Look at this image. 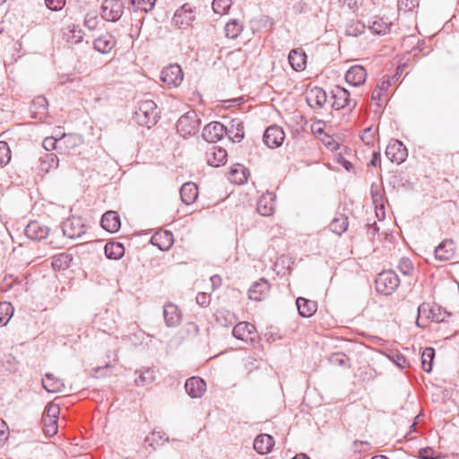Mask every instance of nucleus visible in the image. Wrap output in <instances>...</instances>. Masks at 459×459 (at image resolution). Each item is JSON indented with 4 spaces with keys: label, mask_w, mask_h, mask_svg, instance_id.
Segmentation results:
<instances>
[{
    "label": "nucleus",
    "mask_w": 459,
    "mask_h": 459,
    "mask_svg": "<svg viewBox=\"0 0 459 459\" xmlns=\"http://www.w3.org/2000/svg\"><path fill=\"white\" fill-rule=\"evenodd\" d=\"M134 117L140 126H144L150 128L157 123L159 118L156 103L152 100L141 101L134 112Z\"/></svg>",
    "instance_id": "1"
},
{
    "label": "nucleus",
    "mask_w": 459,
    "mask_h": 459,
    "mask_svg": "<svg viewBox=\"0 0 459 459\" xmlns=\"http://www.w3.org/2000/svg\"><path fill=\"white\" fill-rule=\"evenodd\" d=\"M400 285L398 275L392 270L383 271L375 280V287L378 293L388 296L394 293Z\"/></svg>",
    "instance_id": "2"
},
{
    "label": "nucleus",
    "mask_w": 459,
    "mask_h": 459,
    "mask_svg": "<svg viewBox=\"0 0 459 459\" xmlns=\"http://www.w3.org/2000/svg\"><path fill=\"white\" fill-rule=\"evenodd\" d=\"M200 126V119L195 111H188L179 117L177 130L183 137L195 134Z\"/></svg>",
    "instance_id": "3"
},
{
    "label": "nucleus",
    "mask_w": 459,
    "mask_h": 459,
    "mask_svg": "<svg viewBox=\"0 0 459 459\" xmlns=\"http://www.w3.org/2000/svg\"><path fill=\"white\" fill-rule=\"evenodd\" d=\"M64 236L69 238H77L86 232V226L82 217L72 216L62 223Z\"/></svg>",
    "instance_id": "4"
},
{
    "label": "nucleus",
    "mask_w": 459,
    "mask_h": 459,
    "mask_svg": "<svg viewBox=\"0 0 459 459\" xmlns=\"http://www.w3.org/2000/svg\"><path fill=\"white\" fill-rule=\"evenodd\" d=\"M124 12V4L120 0H104L101 5L102 18L108 22L118 21Z\"/></svg>",
    "instance_id": "5"
},
{
    "label": "nucleus",
    "mask_w": 459,
    "mask_h": 459,
    "mask_svg": "<svg viewBox=\"0 0 459 459\" xmlns=\"http://www.w3.org/2000/svg\"><path fill=\"white\" fill-rule=\"evenodd\" d=\"M195 18V9L186 3L176 11L172 22L179 29H186L192 24Z\"/></svg>",
    "instance_id": "6"
},
{
    "label": "nucleus",
    "mask_w": 459,
    "mask_h": 459,
    "mask_svg": "<svg viewBox=\"0 0 459 459\" xmlns=\"http://www.w3.org/2000/svg\"><path fill=\"white\" fill-rule=\"evenodd\" d=\"M160 79L169 87H177L183 81V72L178 65H169L160 72Z\"/></svg>",
    "instance_id": "7"
},
{
    "label": "nucleus",
    "mask_w": 459,
    "mask_h": 459,
    "mask_svg": "<svg viewBox=\"0 0 459 459\" xmlns=\"http://www.w3.org/2000/svg\"><path fill=\"white\" fill-rule=\"evenodd\" d=\"M385 156L392 162L401 164L406 160L408 156V151L401 141L394 140L390 142L386 146Z\"/></svg>",
    "instance_id": "8"
},
{
    "label": "nucleus",
    "mask_w": 459,
    "mask_h": 459,
    "mask_svg": "<svg viewBox=\"0 0 459 459\" xmlns=\"http://www.w3.org/2000/svg\"><path fill=\"white\" fill-rule=\"evenodd\" d=\"M285 139V133L282 128L277 125L270 126L266 128L263 140L269 148L280 147Z\"/></svg>",
    "instance_id": "9"
},
{
    "label": "nucleus",
    "mask_w": 459,
    "mask_h": 459,
    "mask_svg": "<svg viewBox=\"0 0 459 459\" xmlns=\"http://www.w3.org/2000/svg\"><path fill=\"white\" fill-rule=\"evenodd\" d=\"M227 133V126L220 122H211L203 129V138L208 143H217Z\"/></svg>",
    "instance_id": "10"
},
{
    "label": "nucleus",
    "mask_w": 459,
    "mask_h": 459,
    "mask_svg": "<svg viewBox=\"0 0 459 459\" xmlns=\"http://www.w3.org/2000/svg\"><path fill=\"white\" fill-rule=\"evenodd\" d=\"M182 317L183 315L176 304L168 302L163 306V318L168 327L178 326L181 324Z\"/></svg>",
    "instance_id": "11"
},
{
    "label": "nucleus",
    "mask_w": 459,
    "mask_h": 459,
    "mask_svg": "<svg viewBox=\"0 0 459 459\" xmlns=\"http://www.w3.org/2000/svg\"><path fill=\"white\" fill-rule=\"evenodd\" d=\"M227 152L225 149L212 145L205 152L207 164L212 167H220L227 161Z\"/></svg>",
    "instance_id": "12"
},
{
    "label": "nucleus",
    "mask_w": 459,
    "mask_h": 459,
    "mask_svg": "<svg viewBox=\"0 0 459 459\" xmlns=\"http://www.w3.org/2000/svg\"><path fill=\"white\" fill-rule=\"evenodd\" d=\"M255 326L248 322H239L235 325L232 330V335L238 340L248 342L254 341Z\"/></svg>",
    "instance_id": "13"
},
{
    "label": "nucleus",
    "mask_w": 459,
    "mask_h": 459,
    "mask_svg": "<svg viewBox=\"0 0 459 459\" xmlns=\"http://www.w3.org/2000/svg\"><path fill=\"white\" fill-rule=\"evenodd\" d=\"M24 233L28 238L39 241L48 236L49 229L39 221H33L26 226Z\"/></svg>",
    "instance_id": "14"
},
{
    "label": "nucleus",
    "mask_w": 459,
    "mask_h": 459,
    "mask_svg": "<svg viewBox=\"0 0 459 459\" xmlns=\"http://www.w3.org/2000/svg\"><path fill=\"white\" fill-rule=\"evenodd\" d=\"M185 389L192 398H199L204 394L206 384L201 377H192L186 381Z\"/></svg>",
    "instance_id": "15"
},
{
    "label": "nucleus",
    "mask_w": 459,
    "mask_h": 459,
    "mask_svg": "<svg viewBox=\"0 0 459 459\" xmlns=\"http://www.w3.org/2000/svg\"><path fill=\"white\" fill-rule=\"evenodd\" d=\"M434 253L436 259L448 261L455 255V244L452 239H445L435 248Z\"/></svg>",
    "instance_id": "16"
},
{
    "label": "nucleus",
    "mask_w": 459,
    "mask_h": 459,
    "mask_svg": "<svg viewBox=\"0 0 459 459\" xmlns=\"http://www.w3.org/2000/svg\"><path fill=\"white\" fill-rule=\"evenodd\" d=\"M100 225L108 232L118 231L121 226L119 214L115 211L106 212L101 217Z\"/></svg>",
    "instance_id": "17"
},
{
    "label": "nucleus",
    "mask_w": 459,
    "mask_h": 459,
    "mask_svg": "<svg viewBox=\"0 0 459 459\" xmlns=\"http://www.w3.org/2000/svg\"><path fill=\"white\" fill-rule=\"evenodd\" d=\"M306 100L311 108H321L326 102L327 95L321 87H314L307 92Z\"/></svg>",
    "instance_id": "18"
},
{
    "label": "nucleus",
    "mask_w": 459,
    "mask_h": 459,
    "mask_svg": "<svg viewBox=\"0 0 459 459\" xmlns=\"http://www.w3.org/2000/svg\"><path fill=\"white\" fill-rule=\"evenodd\" d=\"M332 98L333 99V108L336 110L344 108L350 106L351 100L350 99V92L340 86H335L332 91Z\"/></svg>",
    "instance_id": "19"
},
{
    "label": "nucleus",
    "mask_w": 459,
    "mask_h": 459,
    "mask_svg": "<svg viewBox=\"0 0 459 459\" xmlns=\"http://www.w3.org/2000/svg\"><path fill=\"white\" fill-rule=\"evenodd\" d=\"M367 78V72L361 65H352L345 74V81L352 86L363 84Z\"/></svg>",
    "instance_id": "20"
},
{
    "label": "nucleus",
    "mask_w": 459,
    "mask_h": 459,
    "mask_svg": "<svg viewBox=\"0 0 459 459\" xmlns=\"http://www.w3.org/2000/svg\"><path fill=\"white\" fill-rule=\"evenodd\" d=\"M269 290V282L264 279H260L258 281L254 282L249 288V299L255 301H261L268 295Z\"/></svg>",
    "instance_id": "21"
},
{
    "label": "nucleus",
    "mask_w": 459,
    "mask_h": 459,
    "mask_svg": "<svg viewBox=\"0 0 459 459\" xmlns=\"http://www.w3.org/2000/svg\"><path fill=\"white\" fill-rule=\"evenodd\" d=\"M82 137L77 134H65L61 138H59L60 150L67 154L74 153L76 148L82 144Z\"/></svg>",
    "instance_id": "22"
},
{
    "label": "nucleus",
    "mask_w": 459,
    "mask_h": 459,
    "mask_svg": "<svg viewBox=\"0 0 459 459\" xmlns=\"http://www.w3.org/2000/svg\"><path fill=\"white\" fill-rule=\"evenodd\" d=\"M273 446V437L268 434H260L254 440V449L261 455L271 452Z\"/></svg>",
    "instance_id": "23"
},
{
    "label": "nucleus",
    "mask_w": 459,
    "mask_h": 459,
    "mask_svg": "<svg viewBox=\"0 0 459 459\" xmlns=\"http://www.w3.org/2000/svg\"><path fill=\"white\" fill-rule=\"evenodd\" d=\"M299 314L302 317H311L317 310V302L299 297L296 299Z\"/></svg>",
    "instance_id": "24"
},
{
    "label": "nucleus",
    "mask_w": 459,
    "mask_h": 459,
    "mask_svg": "<svg viewBox=\"0 0 459 459\" xmlns=\"http://www.w3.org/2000/svg\"><path fill=\"white\" fill-rule=\"evenodd\" d=\"M289 63L295 71H302L306 67L307 55L301 48L290 50L289 54Z\"/></svg>",
    "instance_id": "25"
},
{
    "label": "nucleus",
    "mask_w": 459,
    "mask_h": 459,
    "mask_svg": "<svg viewBox=\"0 0 459 459\" xmlns=\"http://www.w3.org/2000/svg\"><path fill=\"white\" fill-rule=\"evenodd\" d=\"M42 385L48 393H61L65 389L63 380L56 377L51 373L45 375V377L42 379Z\"/></svg>",
    "instance_id": "26"
},
{
    "label": "nucleus",
    "mask_w": 459,
    "mask_h": 459,
    "mask_svg": "<svg viewBox=\"0 0 459 459\" xmlns=\"http://www.w3.org/2000/svg\"><path fill=\"white\" fill-rule=\"evenodd\" d=\"M115 45L114 37L108 33L100 36L93 42L94 48L101 54L109 53Z\"/></svg>",
    "instance_id": "27"
},
{
    "label": "nucleus",
    "mask_w": 459,
    "mask_h": 459,
    "mask_svg": "<svg viewBox=\"0 0 459 459\" xmlns=\"http://www.w3.org/2000/svg\"><path fill=\"white\" fill-rule=\"evenodd\" d=\"M151 243L160 250H166L173 243V234L168 230L158 231L152 237Z\"/></svg>",
    "instance_id": "28"
},
{
    "label": "nucleus",
    "mask_w": 459,
    "mask_h": 459,
    "mask_svg": "<svg viewBox=\"0 0 459 459\" xmlns=\"http://www.w3.org/2000/svg\"><path fill=\"white\" fill-rule=\"evenodd\" d=\"M198 196V187L195 183L187 182L183 184L180 188V197L184 204H193Z\"/></svg>",
    "instance_id": "29"
},
{
    "label": "nucleus",
    "mask_w": 459,
    "mask_h": 459,
    "mask_svg": "<svg viewBox=\"0 0 459 459\" xmlns=\"http://www.w3.org/2000/svg\"><path fill=\"white\" fill-rule=\"evenodd\" d=\"M48 109V104L45 97L38 96L32 100L30 105V111L35 118L42 119L46 117Z\"/></svg>",
    "instance_id": "30"
},
{
    "label": "nucleus",
    "mask_w": 459,
    "mask_h": 459,
    "mask_svg": "<svg viewBox=\"0 0 459 459\" xmlns=\"http://www.w3.org/2000/svg\"><path fill=\"white\" fill-rule=\"evenodd\" d=\"M226 134L229 135V138L234 143H239L245 135L244 133V126L242 121L239 119H232L230 121V126L227 127Z\"/></svg>",
    "instance_id": "31"
},
{
    "label": "nucleus",
    "mask_w": 459,
    "mask_h": 459,
    "mask_svg": "<svg viewBox=\"0 0 459 459\" xmlns=\"http://www.w3.org/2000/svg\"><path fill=\"white\" fill-rule=\"evenodd\" d=\"M439 310V306L433 305L431 306L429 303L423 302L418 307V318L416 320V324L418 326L422 327L420 325V318H426L427 320L434 321L435 311Z\"/></svg>",
    "instance_id": "32"
},
{
    "label": "nucleus",
    "mask_w": 459,
    "mask_h": 459,
    "mask_svg": "<svg viewBox=\"0 0 459 459\" xmlns=\"http://www.w3.org/2000/svg\"><path fill=\"white\" fill-rule=\"evenodd\" d=\"M39 168L43 172H49L52 169L58 168L59 160L56 154L53 152H47L39 158Z\"/></svg>",
    "instance_id": "33"
},
{
    "label": "nucleus",
    "mask_w": 459,
    "mask_h": 459,
    "mask_svg": "<svg viewBox=\"0 0 459 459\" xmlns=\"http://www.w3.org/2000/svg\"><path fill=\"white\" fill-rule=\"evenodd\" d=\"M216 322L223 327H229L237 322L234 313L227 309H219L215 313Z\"/></svg>",
    "instance_id": "34"
},
{
    "label": "nucleus",
    "mask_w": 459,
    "mask_h": 459,
    "mask_svg": "<svg viewBox=\"0 0 459 459\" xmlns=\"http://www.w3.org/2000/svg\"><path fill=\"white\" fill-rule=\"evenodd\" d=\"M74 256L69 253H61L53 257L52 266L56 270H66L73 263Z\"/></svg>",
    "instance_id": "35"
},
{
    "label": "nucleus",
    "mask_w": 459,
    "mask_h": 459,
    "mask_svg": "<svg viewBox=\"0 0 459 459\" xmlns=\"http://www.w3.org/2000/svg\"><path fill=\"white\" fill-rule=\"evenodd\" d=\"M256 210L262 216H270L274 212V203L273 198L269 196H262L256 204Z\"/></svg>",
    "instance_id": "36"
},
{
    "label": "nucleus",
    "mask_w": 459,
    "mask_h": 459,
    "mask_svg": "<svg viewBox=\"0 0 459 459\" xmlns=\"http://www.w3.org/2000/svg\"><path fill=\"white\" fill-rule=\"evenodd\" d=\"M349 226L348 217L344 214H340L338 217L334 218L331 223L329 224V229L332 232L335 233L338 236H341L344 233Z\"/></svg>",
    "instance_id": "37"
},
{
    "label": "nucleus",
    "mask_w": 459,
    "mask_h": 459,
    "mask_svg": "<svg viewBox=\"0 0 459 459\" xmlns=\"http://www.w3.org/2000/svg\"><path fill=\"white\" fill-rule=\"evenodd\" d=\"M248 172L240 165L231 168L229 173V179L237 185L244 184L247 181Z\"/></svg>",
    "instance_id": "38"
},
{
    "label": "nucleus",
    "mask_w": 459,
    "mask_h": 459,
    "mask_svg": "<svg viewBox=\"0 0 459 459\" xmlns=\"http://www.w3.org/2000/svg\"><path fill=\"white\" fill-rule=\"evenodd\" d=\"M65 30V36L68 42L77 44L82 41L84 33L78 25H68Z\"/></svg>",
    "instance_id": "39"
},
{
    "label": "nucleus",
    "mask_w": 459,
    "mask_h": 459,
    "mask_svg": "<svg viewBox=\"0 0 459 459\" xmlns=\"http://www.w3.org/2000/svg\"><path fill=\"white\" fill-rule=\"evenodd\" d=\"M108 258L117 260L125 254L124 246L121 243H107L104 247Z\"/></svg>",
    "instance_id": "40"
},
{
    "label": "nucleus",
    "mask_w": 459,
    "mask_h": 459,
    "mask_svg": "<svg viewBox=\"0 0 459 459\" xmlns=\"http://www.w3.org/2000/svg\"><path fill=\"white\" fill-rule=\"evenodd\" d=\"M243 25L237 20H231L225 25V35L229 39H236L241 33Z\"/></svg>",
    "instance_id": "41"
},
{
    "label": "nucleus",
    "mask_w": 459,
    "mask_h": 459,
    "mask_svg": "<svg viewBox=\"0 0 459 459\" xmlns=\"http://www.w3.org/2000/svg\"><path fill=\"white\" fill-rule=\"evenodd\" d=\"M435 358V350L431 347H427L421 354V364L423 369L429 373L432 370V364Z\"/></svg>",
    "instance_id": "42"
},
{
    "label": "nucleus",
    "mask_w": 459,
    "mask_h": 459,
    "mask_svg": "<svg viewBox=\"0 0 459 459\" xmlns=\"http://www.w3.org/2000/svg\"><path fill=\"white\" fill-rule=\"evenodd\" d=\"M135 373H138L136 371ZM155 379L154 371L151 368H145L139 371V377L135 378L134 382L137 385H147L152 384Z\"/></svg>",
    "instance_id": "43"
},
{
    "label": "nucleus",
    "mask_w": 459,
    "mask_h": 459,
    "mask_svg": "<svg viewBox=\"0 0 459 459\" xmlns=\"http://www.w3.org/2000/svg\"><path fill=\"white\" fill-rule=\"evenodd\" d=\"M13 314V307L10 302H0V326L5 325Z\"/></svg>",
    "instance_id": "44"
},
{
    "label": "nucleus",
    "mask_w": 459,
    "mask_h": 459,
    "mask_svg": "<svg viewBox=\"0 0 459 459\" xmlns=\"http://www.w3.org/2000/svg\"><path fill=\"white\" fill-rule=\"evenodd\" d=\"M135 10L148 13L154 8L156 0H129Z\"/></svg>",
    "instance_id": "45"
},
{
    "label": "nucleus",
    "mask_w": 459,
    "mask_h": 459,
    "mask_svg": "<svg viewBox=\"0 0 459 459\" xmlns=\"http://www.w3.org/2000/svg\"><path fill=\"white\" fill-rule=\"evenodd\" d=\"M11 160V150L6 142L0 141V167L9 163Z\"/></svg>",
    "instance_id": "46"
},
{
    "label": "nucleus",
    "mask_w": 459,
    "mask_h": 459,
    "mask_svg": "<svg viewBox=\"0 0 459 459\" xmlns=\"http://www.w3.org/2000/svg\"><path fill=\"white\" fill-rule=\"evenodd\" d=\"M231 0H213L212 6L214 13L218 14H224L230 9Z\"/></svg>",
    "instance_id": "47"
},
{
    "label": "nucleus",
    "mask_w": 459,
    "mask_h": 459,
    "mask_svg": "<svg viewBox=\"0 0 459 459\" xmlns=\"http://www.w3.org/2000/svg\"><path fill=\"white\" fill-rule=\"evenodd\" d=\"M59 412V406L51 403L46 407L43 417H47V420H57Z\"/></svg>",
    "instance_id": "48"
},
{
    "label": "nucleus",
    "mask_w": 459,
    "mask_h": 459,
    "mask_svg": "<svg viewBox=\"0 0 459 459\" xmlns=\"http://www.w3.org/2000/svg\"><path fill=\"white\" fill-rule=\"evenodd\" d=\"M398 270L403 275H410L413 271L412 262L407 257L401 258L398 264Z\"/></svg>",
    "instance_id": "49"
},
{
    "label": "nucleus",
    "mask_w": 459,
    "mask_h": 459,
    "mask_svg": "<svg viewBox=\"0 0 459 459\" xmlns=\"http://www.w3.org/2000/svg\"><path fill=\"white\" fill-rule=\"evenodd\" d=\"M42 421L45 425V434L51 437L57 432V420H48L47 417H42Z\"/></svg>",
    "instance_id": "50"
},
{
    "label": "nucleus",
    "mask_w": 459,
    "mask_h": 459,
    "mask_svg": "<svg viewBox=\"0 0 459 459\" xmlns=\"http://www.w3.org/2000/svg\"><path fill=\"white\" fill-rule=\"evenodd\" d=\"M43 147L46 151L60 150L59 139L54 137H46L43 141Z\"/></svg>",
    "instance_id": "51"
},
{
    "label": "nucleus",
    "mask_w": 459,
    "mask_h": 459,
    "mask_svg": "<svg viewBox=\"0 0 459 459\" xmlns=\"http://www.w3.org/2000/svg\"><path fill=\"white\" fill-rule=\"evenodd\" d=\"M9 437V429L6 423L0 420V447L7 441Z\"/></svg>",
    "instance_id": "52"
},
{
    "label": "nucleus",
    "mask_w": 459,
    "mask_h": 459,
    "mask_svg": "<svg viewBox=\"0 0 459 459\" xmlns=\"http://www.w3.org/2000/svg\"><path fill=\"white\" fill-rule=\"evenodd\" d=\"M371 197L376 208L379 206L381 209H384V204L382 203L383 195L379 190H374L373 186H371Z\"/></svg>",
    "instance_id": "53"
},
{
    "label": "nucleus",
    "mask_w": 459,
    "mask_h": 459,
    "mask_svg": "<svg viewBox=\"0 0 459 459\" xmlns=\"http://www.w3.org/2000/svg\"><path fill=\"white\" fill-rule=\"evenodd\" d=\"M45 2L48 8L52 11H59L65 4V0H45Z\"/></svg>",
    "instance_id": "54"
},
{
    "label": "nucleus",
    "mask_w": 459,
    "mask_h": 459,
    "mask_svg": "<svg viewBox=\"0 0 459 459\" xmlns=\"http://www.w3.org/2000/svg\"><path fill=\"white\" fill-rule=\"evenodd\" d=\"M360 138L367 145L371 144L374 140V132L372 131V127L369 126L363 130Z\"/></svg>",
    "instance_id": "55"
},
{
    "label": "nucleus",
    "mask_w": 459,
    "mask_h": 459,
    "mask_svg": "<svg viewBox=\"0 0 459 459\" xmlns=\"http://www.w3.org/2000/svg\"><path fill=\"white\" fill-rule=\"evenodd\" d=\"M99 23L98 18L95 15L87 14L84 19V25L91 30H95Z\"/></svg>",
    "instance_id": "56"
},
{
    "label": "nucleus",
    "mask_w": 459,
    "mask_h": 459,
    "mask_svg": "<svg viewBox=\"0 0 459 459\" xmlns=\"http://www.w3.org/2000/svg\"><path fill=\"white\" fill-rule=\"evenodd\" d=\"M387 27H388L387 24L382 22L381 21H374L372 23L371 29L377 34H382V33H385Z\"/></svg>",
    "instance_id": "57"
},
{
    "label": "nucleus",
    "mask_w": 459,
    "mask_h": 459,
    "mask_svg": "<svg viewBox=\"0 0 459 459\" xmlns=\"http://www.w3.org/2000/svg\"><path fill=\"white\" fill-rule=\"evenodd\" d=\"M195 299H196L197 304H199L200 306H202L204 307H207L211 302L210 296L204 292L198 293Z\"/></svg>",
    "instance_id": "58"
},
{
    "label": "nucleus",
    "mask_w": 459,
    "mask_h": 459,
    "mask_svg": "<svg viewBox=\"0 0 459 459\" xmlns=\"http://www.w3.org/2000/svg\"><path fill=\"white\" fill-rule=\"evenodd\" d=\"M419 456L420 459H437L434 455V451L431 448H423L419 451Z\"/></svg>",
    "instance_id": "59"
},
{
    "label": "nucleus",
    "mask_w": 459,
    "mask_h": 459,
    "mask_svg": "<svg viewBox=\"0 0 459 459\" xmlns=\"http://www.w3.org/2000/svg\"><path fill=\"white\" fill-rule=\"evenodd\" d=\"M331 360L339 366H346L348 358L344 354H335L332 357Z\"/></svg>",
    "instance_id": "60"
},
{
    "label": "nucleus",
    "mask_w": 459,
    "mask_h": 459,
    "mask_svg": "<svg viewBox=\"0 0 459 459\" xmlns=\"http://www.w3.org/2000/svg\"><path fill=\"white\" fill-rule=\"evenodd\" d=\"M448 316H450V314L448 312H446L444 308L439 307V310L435 311L434 321L443 322V321H445L446 317Z\"/></svg>",
    "instance_id": "61"
},
{
    "label": "nucleus",
    "mask_w": 459,
    "mask_h": 459,
    "mask_svg": "<svg viewBox=\"0 0 459 459\" xmlns=\"http://www.w3.org/2000/svg\"><path fill=\"white\" fill-rule=\"evenodd\" d=\"M186 333L187 334L196 336L199 333V326L194 322H189L186 325Z\"/></svg>",
    "instance_id": "62"
},
{
    "label": "nucleus",
    "mask_w": 459,
    "mask_h": 459,
    "mask_svg": "<svg viewBox=\"0 0 459 459\" xmlns=\"http://www.w3.org/2000/svg\"><path fill=\"white\" fill-rule=\"evenodd\" d=\"M394 363L401 368H406L407 366H409V362L408 360L406 359V358L402 355V354H399V355H396V358L394 359Z\"/></svg>",
    "instance_id": "63"
},
{
    "label": "nucleus",
    "mask_w": 459,
    "mask_h": 459,
    "mask_svg": "<svg viewBox=\"0 0 459 459\" xmlns=\"http://www.w3.org/2000/svg\"><path fill=\"white\" fill-rule=\"evenodd\" d=\"M369 164L374 167L380 166V152H373L372 159L370 160Z\"/></svg>",
    "instance_id": "64"
}]
</instances>
